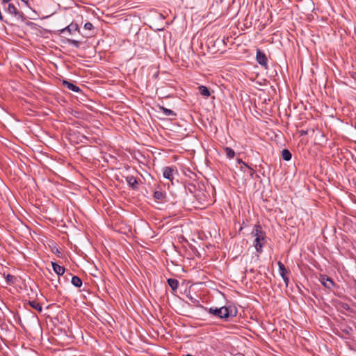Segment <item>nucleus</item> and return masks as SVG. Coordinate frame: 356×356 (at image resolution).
Masks as SVG:
<instances>
[{
	"mask_svg": "<svg viewBox=\"0 0 356 356\" xmlns=\"http://www.w3.org/2000/svg\"><path fill=\"white\" fill-rule=\"evenodd\" d=\"M251 234L254 237L253 241V246L257 253L261 254L263 252V247L266 243V234L262 231L260 225H254Z\"/></svg>",
	"mask_w": 356,
	"mask_h": 356,
	"instance_id": "nucleus-1",
	"label": "nucleus"
},
{
	"mask_svg": "<svg viewBox=\"0 0 356 356\" xmlns=\"http://www.w3.org/2000/svg\"><path fill=\"white\" fill-rule=\"evenodd\" d=\"M209 313L211 314L220 318H228L229 317H235L237 314V309L235 307H210L209 309Z\"/></svg>",
	"mask_w": 356,
	"mask_h": 356,
	"instance_id": "nucleus-2",
	"label": "nucleus"
},
{
	"mask_svg": "<svg viewBox=\"0 0 356 356\" xmlns=\"http://www.w3.org/2000/svg\"><path fill=\"white\" fill-rule=\"evenodd\" d=\"M58 31L59 35L64 34L66 32H67L69 34H73L76 31H78L79 33L80 30L77 24L71 23L70 24L59 30Z\"/></svg>",
	"mask_w": 356,
	"mask_h": 356,
	"instance_id": "nucleus-3",
	"label": "nucleus"
},
{
	"mask_svg": "<svg viewBox=\"0 0 356 356\" xmlns=\"http://www.w3.org/2000/svg\"><path fill=\"white\" fill-rule=\"evenodd\" d=\"M256 60L261 66H264L266 68L267 67V65H268L267 57H266V54L259 49H257V51Z\"/></svg>",
	"mask_w": 356,
	"mask_h": 356,
	"instance_id": "nucleus-4",
	"label": "nucleus"
},
{
	"mask_svg": "<svg viewBox=\"0 0 356 356\" xmlns=\"http://www.w3.org/2000/svg\"><path fill=\"white\" fill-rule=\"evenodd\" d=\"M125 179L131 188L133 190H137L138 188V182L136 177L132 175H129L125 177Z\"/></svg>",
	"mask_w": 356,
	"mask_h": 356,
	"instance_id": "nucleus-5",
	"label": "nucleus"
},
{
	"mask_svg": "<svg viewBox=\"0 0 356 356\" xmlns=\"http://www.w3.org/2000/svg\"><path fill=\"white\" fill-rule=\"evenodd\" d=\"M175 169L172 167L166 166L163 169V176L164 178L172 181L173 179V172Z\"/></svg>",
	"mask_w": 356,
	"mask_h": 356,
	"instance_id": "nucleus-6",
	"label": "nucleus"
},
{
	"mask_svg": "<svg viewBox=\"0 0 356 356\" xmlns=\"http://www.w3.org/2000/svg\"><path fill=\"white\" fill-rule=\"evenodd\" d=\"M321 282L322 284L328 289H331L334 287V284L333 280L325 275L322 276Z\"/></svg>",
	"mask_w": 356,
	"mask_h": 356,
	"instance_id": "nucleus-7",
	"label": "nucleus"
},
{
	"mask_svg": "<svg viewBox=\"0 0 356 356\" xmlns=\"http://www.w3.org/2000/svg\"><path fill=\"white\" fill-rule=\"evenodd\" d=\"M6 11L8 13L13 15L15 16L21 17L22 15V14L18 11L17 8L13 3H8V8H6Z\"/></svg>",
	"mask_w": 356,
	"mask_h": 356,
	"instance_id": "nucleus-8",
	"label": "nucleus"
},
{
	"mask_svg": "<svg viewBox=\"0 0 356 356\" xmlns=\"http://www.w3.org/2000/svg\"><path fill=\"white\" fill-rule=\"evenodd\" d=\"M51 266L54 271L59 276L64 274L65 268L63 266H60L56 262H51Z\"/></svg>",
	"mask_w": 356,
	"mask_h": 356,
	"instance_id": "nucleus-9",
	"label": "nucleus"
},
{
	"mask_svg": "<svg viewBox=\"0 0 356 356\" xmlns=\"http://www.w3.org/2000/svg\"><path fill=\"white\" fill-rule=\"evenodd\" d=\"M63 85L72 91H74L76 92L81 91V89L78 86L74 85L72 83H71L68 81L64 80L63 81Z\"/></svg>",
	"mask_w": 356,
	"mask_h": 356,
	"instance_id": "nucleus-10",
	"label": "nucleus"
},
{
	"mask_svg": "<svg viewBox=\"0 0 356 356\" xmlns=\"http://www.w3.org/2000/svg\"><path fill=\"white\" fill-rule=\"evenodd\" d=\"M168 284L173 291H177L179 286V282L176 279H168Z\"/></svg>",
	"mask_w": 356,
	"mask_h": 356,
	"instance_id": "nucleus-11",
	"label": "nucleus"
},
{
	"mask_svg": "<svg viewBox=\"0 0 356 356\" xmlns=\"http://www.w3.org/2000/svg\"><path fill=\"white\" fill-rule=\"evenodd\" d=\"M278 267H279V273L281 277H284L287 273H289V270L285 268L284 264H282L281 261H278L277 263Z\"/></svg>",
	"mask_w": 356,
	"mask_h": 356,
	"instance_id": "nucleus-12",
	"label": "nucleus"
},
{
	"mask_svg": "<svg viewBox=\"0 0 356 356\" xmlns=\"http://www.w3.org/2000/svg\"><path fill=\"white\" fill-rule=\"evenodd\" d=\"M198 89H199L200 93L202 96L206 97H208L209 96H210V95H211L210 92L206 86H199Z\"/></svg>",
	"mask_w": 356,
	"mask_h": 356,
	"instance_id": "nucleus-13",
	"label": "nucleus"
},
{
	"mask_svg": "<svg viewBox=\"0 0 356 356\" xmlns=\"http://www.w3.org/2000/svg\"><path fill=\"white\" fill-rule=\"evenodd\" d=\"M71 282L74 286L78 288L82 285V280L78 276H73Z\"/></svg>",
	"mask_w": 356,
	"mask_h": 356,
	"instance_id": "nucleus-14",
	"label": "nucleus"
},
{
	"mask_svg": "<svg viewBox=\"0 0 356 356\" xmlns=\"http://www.w3.org/2000/svg\"><path fill=\"white\" fill-rule=\"evenodd\" d=\"M291 153L289 152V150L284 149L282 152V157L284 161H289L291 159Z\"/></svg>",
	"mask_w": 356,
	"mask_h": 356,
	"instance_id": "nucleus-15",
	"label": "nucleus"
},
{
	"mask_svg": "<svg viewBox=\"0 0 356 356\" xmlns=\"http://www.w3.org/2000/svg\"><path fill=\"white\" fill-rule=\"evenodd\" d=\"M224 152H225L226 156H227V158L233 159L234 157L235 152L231 147H225Z\"/></svg>",
	"mask_w": 356,
	"mask_h": 356,
	"instance_id": "nucleus-16",
	"label": "nucleus"
},
{
	"mask_svg": "<svg viewBox=\"0 0 356 356\" xmlns=\"http://www.w3.org/2000/svg\"><path fill=\"white\" fill-rule=\"evenodd\" d=\"M29 305L31 307H33L35 309L38 310V312H41L42 310V307L41 305L39 302H36L35 300L29 301Z\"/></svg>",
	"mask_w": 356,
	"mask_h": 356,
	"instance_id": "nucleus-17",
	"label": "nucleus"
},
{
	"mask_svg": "<svg viewBox=\"0 0 356 356\" xmlns=\"http://www.w3.org/2000/svg\"><path fill=\"white\" fill-rule=\"evenodd\" d=\"M153 196L157 200H162L165 197V194L162 191H156L154 193Z\"/></svg>",
	"mask_w": 356,
	"mask_h": 356,
	"instance_id": "nucleus-18",
	"label": "nucleus"
},
{
	"mask_svg": "<svg viewBox=\"0 0 356 356\" xmlns=\"http://www.w3.org/2000/svg\"><path fill=\"white\" fill-rule=\"evenodd\" d=\"M160 109L163 112V113L167 115V116H170V115H175V114L174 113V112L170 110V109H168V108H166L163 106H160L159 107Z\"/></svg>",
	"mask_w": 356,
	"mask_h": 356,
	"instance_id": "nucleus-19",
	"label": "nucleus"
},
{
	"mask_svg": "<svg viewBox=\"0 0 356 356\" xmlns=\"http://www.w3.org/2000/svg\"><path fill=\"white\" fill-rule=\"evenodd\" d=\"M67 42L68 44H72V45H73L74 47H75L76 48H79L80 47V44H81V42L80 41H78V40H73V39H67Z\"/></svg>",
	"mask_w": 356,
	"mask_h": 356,
	"instance_id": "nucleus-20",
	"label": "nucleus"
},
{
	"mask_svg": "<svg viewBox=\"0 0 356 356\" xmlns=\"http://www.w3.org/2000/svg\"><path fill=\"white\" fill-rule=\"evenodd\" d=\"M15 279V277L10 274H8L6 277V280L8 284H13Z\"/></svg>",
	"mask_w": 356,
	"mask_h": 356,
	"instance_id": "nucleus-21",
	"label": "nucleus"
},
{
	"mask_svg": "<svg viewBox=\"0 0 356 356\" xmlns=\"http://www.w3.org/2000/svg\"><path fill=\"white\" fill-rule=\"evenodd\" d=\"M94 28L93 25L90 22H87L84 24V29L88 31L92 30Z\"/></svg>",
	"mask_w": 356,
	"mask_h": 356,
	"instance_id": "nucleus-22",
	"label": "nucleus"
},
{
	"mask_svg": "<svg viewBox=\"0 0 356 356\" xmlns=\"http://www.w3.org/2000/svg\"><path fill=\"white\" fill-rule=\"evenodd\" d=\"M286 286H287L289 282V277L286 275L284 277H282Z\"/></svg>",
	"mask_w": 356,
	"mask_h": 356,
	"instance_id": "nucleus-23",
	"label": "nucleus"
},
{
	"mask_svg": "<svg viewBox=\"0 0 356 356\" xmlns=\"http://www.w3.org/2000/svg\"><path fill=\"white\" fill-rule=\"evenodd\" d=\"M308 134V131L307 130H301L300 131V135L301 136H305V135H307Z\"/></svg>",
	"mask_w": 356,
	"mask_h": 356,
	"instance_id": "nucleus-24",
	"label": "nucleus"
},
{
	"mask_svg": "<svg viewBox=\"0 0 356 356\" xmlns=\"http://www.w3.org/2000/svg\"><path fill=\"white\" fill-rule=\"evenodd\" d=\"M2 1V3H8L10 0H1Z\"/></svg>",
	"mask_w": 356,
	"mask_h": 356,
	"instance_id": "nucleus-25",
	"label": "nucleus"
},
{
	"mask_svg": "<svg viewBox=\"0 0 356 356\" xmlns=\"http://www.w3.org/2000/svg\"><path fill=\"white\" fill-rule=\"evenodd\" d=\"M254 174V170L253 169H251L250 176L252 177Z\"/></svg>",
	"mask_w": 356,
	"mask_h": 356,
	"instance_id": "nucleus-26",
	"label": "nucleus"
},
{
	"mask_svg": "<svg viewBox=\"0 0 356 356\" xmlns=\"http://www.w3.org/2000/svg\"><path fill=\"white\" fill-rule=\"evenodd\" d=\"M21 1H23V2H24V3H28V1H29V0H21Z\"/></svg>",
	"mask_w": 356,
	"mask_h": 356,
	"instance_id": "nucleus-27",
	"label": "nucleus"
},
{
	"mask_svg": "<svg viewBox=\"0 0 356 356\" xmlns=\"http://www.w3.org/2000/svg\"><path fill=\"white\" fill-rule=\"evenodd\" d=\"M241 163H242L245 166L248 167V165H247L245 163L243 162L242 161H241Z\"/></svg>",
	"mask_w": 356,
	"mask_h": 356,
	"instance_id": "nucleus-28",
	"label": "nucleus"
},
{
	"mask_svg": "<svg viewBox=\"0 0 356 356\" xmlns=\"http://www.w3.org/2000/svg\"><path fill=\"white\" fill-rule=\"evenodd\" d=\"M186 356H192V355H190V354H188V355H186Z\"/></svg>",
	"mask_w": 356,
	"mask_h": 356,
	"instance_id": "nucleus-29",
	"label": "nucleus"
}]
</instances>
